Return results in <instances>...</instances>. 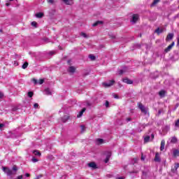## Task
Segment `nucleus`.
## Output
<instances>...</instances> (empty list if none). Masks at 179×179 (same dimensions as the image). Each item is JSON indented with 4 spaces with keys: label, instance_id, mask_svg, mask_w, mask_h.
Here are the masks:
<instances>
[{
    "label": "nucleus",
    "instance_id": "obj_1",
    "mask_svg": "<svg viewBox=\"0 0 179 179\" xmlns=\"http://www.w3.org/2000/svg\"><path fill=\"white\" fill-rule=\"evenodd\" d=\"M3 171L7 174V176H15L16 173H17V166L14 165L12 168V170L9 169L8 167L3 166L2 167Z\"/></svg>",
    "mask_w": 179,
    "mask_h": 179
},
{
    "label": "nucleus",
    "instance_id": "obj_2",
    "mask_svg": "<svg viewBox=\"0 0 179 179\" xmlns=\"http://www.w3.org/2000/svg\"><path fill=\"white\" fill-rule=\"evenodd\" d=\"M143 138L145 143H148V142H150L155 139V134L149 131L144 135Z\"/></svg>",
    "mask_w": 179,
    "mask_h": 179
},
{
    "label": "nucleus",
    "instance_id": "obj_3",
    "mask_svg": "<svg viewBox=\"0 0 179 179\" xmlns=\"http://www.w3.org/2000/svg\"><path fill=\"white\" fill-rule=\"evenodd\" d=\"M138 108L144 115H149V108H146L142 103H138Z\"/></svg>",
    "mask_w": 179,
    "mask_h": 179
},
{
    "label": "nucleus",
    "instance_id": "obj_4",
    "mask_svg": "<svg viewBox=\"0 0 179 179\" xmlns=\"http://www.w3.org/2000/svg\"><path fill=\"white\" fill-rule=\"evenodd\" d=\"M114 83H115V81L114 80H110L108 83H103V85L105 87H110Z\"/></svg>",
    "mask_w": 179,
    "mask_h": 179
},
{
    "label": "nucleus",
    "instance_id": "obj_5",
    "mask_svg": "<svg viewBox=\"0 0 179 179\" xmlns=\"http://www.w3.org/2000/svg\"><path fill=\"white\" fill-rule=\"evenodd\" d=\"M122 82H124V83H127V85H132V83H134V81L128 78H123Z\"/></svg>",
    "mask_w": 179,
    "mask_h": 179
},
{
    "label": "nucleus",
    "instance_id": "obj_6",
    "mask_svg": "<svg viewBox=\"0 0 179 179\" xmlns=\"http://www.w3.org/2000/svg\"><path fill=\"white\" fill-rule=\"evenodd\" d=\"M111 157V152L108 151L106 152V158L104 160L105 163H108V162L110 161V158Z\"/></svg>",
    "mask_w": 179,
    "mask_h": 179
},
{
    "label": "nucleus",
    "instance_id": "obj_7",
    "mask_svg": "<svg viewBox=\"0 0 179 179\" xmlns=\"http://www.w3.org/2000/svg\"><path fill=\"white\" fill-rule=\"evenodd\" d=\"M155 162H157L158 163H160L162 162V159H160V154L159 152H157L155 154V157L154 159Z\"/></svg>",
    "mask_w": 179,
    "mask_h": 179
},
{
    "label": "nucleus",
    "instance_id": "obj_8",
    "mask_svg": "<svg viewBox=\"0 0 179 179\" xmlns=\"http://www.w3.org/2000/svg\"><path fill=\"white\" fill-rule=\"evenodd\" d=\"M174 47V42H173L171 45H169L165 50L164 52H169L171 50V48Z\"/></svg>",
    "mask_w": 179,
    "mask_h": 179
},
{
    "label": "nucleus",
    "instance_id": "obj_9",
    "mask_svg": "<svg viewBox=\"0 0 179 179\" xmlns=\"http://www.w3.org/2000/svg\"><path fill=\"white\" fill-rule=\"evenodd\" d=\"M179 168V164H175L171 169L172 173H177V170Z\"/></svg>",
    "mask_w": 179,
    "mask_h": 179
},
{
    "label": "nucleus",
    "instance_id": "obj_10",
    "mask_svg": "<svg viewBox=\"0 0 179 179\" xmlns=\"http://www.w3.org/2000/svg\"><path fill=\"white\" fill-rule=\"evenodd\" d=\"M165 145H166V141H164V140H162V141H161V146H160V150H161V151L164 150V146H165Z\"/></svg>",
    "mask_w": 179,
    "mask_h": 179
},
{
    "label": "nucleus",
    "instance_id": "obj_11",
    "mask_svg": "<svg viewBox=\"0 0 179 179\" xmlns=\"http://www.w3.org/2000/svg\"><path fill=\"white\" fill-rule=\"evenodd\" d=\"M68 71L70 72V73H74L75 71H76V69L73 67V66H71L69 68Z\"/></svg>",
    "mask_w": 179,
    "mask_h": 179
},
{
    "label": "nucleus",
    "instance_id": "obj_12",
    "mask_svg": "<svg viewBox=\"0 0 179 179\" xmlns=\"http://www.w3.org/2000/svg\"><path fill=\"white\" fill-rule=\"evenodd\" d=\"M85 111H86V108H83L82 110L80 111L79 114L77 115V117L80 118V117L83 115V113H85Z\"/></svg>",
    "mask_w": 179,
    "mask_h": 179
},
{
    "label": "nucleus",
    "instance_id": "obj_13",
    "mask_svg": "<svg viewBox=\"0 0 179 179\" xmlns=\"http://www.w3.org/2000/svg\"><path fill=\"white\" fill-rule=\"evenodd\" d=\"M44 93H45V94H46L47 96H51V90H50L49 88L45 89Z\"/></svg>",
    "mask_w": 179,
    "mask_h": 179
},
{
    "label": "nucleus",
    "instance_id": "obj_14",
    "mask_svg": "<svg viewBox=\"0 0 179 179\" xmlns=\"http://www.w3.org/2000/svg\"><path fill=\"white\" fill-rule=\"evenodd\" d=\"M89 167H91L92 169H97V165H96V163L91 162L88 164Z\"/></svg>",
    "mask_w": 179,
    "mask_h": 179
},
{
    "label": "nucleus",
    "instance_id": "obj_15",
    "mask_svg": "<svg viewBox=\"0 0 179 179\" xmlns=\"http://www.w3.org/2000/svg\"><path fill=\"white\" fill-rule=\"evenodd\" d=\"M159 95L160 97L163 98L166 96V91L165 90H161L159 92Z\"/></svg>",
    "mask_w": 179,
    "mask_h": 179
},
{
    "label": "nucleus",
    "instance_id": "obj_16",
    "mask_svg": "<svg viewBox=\"0 0 179 179\" xmlns=\"http://www.w3.org/2000/svg\"><path fill=\"white\" fill-rule=\"evenodd\" d=\"M44 16V13H38L36 14V17H38V19H41Z\"/></svg>",
    "mask_w": 179,
    "mask_h": 179
},
{
    "label": "nucleus",
    "instance_id": "obj_17",
    "mask_svg": "<svg viewBox=\"0 0 179 179\" xmlns=\"http://www.w3.org/2000/svg\"><path fill=\"white\" fill-rule=\"evenodd\" d=\"M99 24H103V22L102 21H96V22H94L92 26L93 27H96V26H99Z\"/></svg>",
    "mask_w": 179,
    "mask_h": 179
},
{
    "label": "nucleus",
    "instance_id": "obj_18",
    "mask_svg": "<svg viewBox=\"0 0 179 179\" xmlns=\"http://www.w3.org/2000/svg\"><path fill=\"white\" fill-rule=\"evenodd\" d=\"M179 156V150H173V157H178Z\"/></svg>",
    "mask_w": 179,
    "mask_h": 179
},
{
    "label": "nucleus",
    "instance_id": "obj_19",
    "mask_svg": "<svg viewBox=\"0 0 179 179\" xmlns=\"http://www.w3.org/2000/svg\"><path fill=\"white\" fill-rule=\"evenodd\" d=\"M33 153L35 155V156H41V152L37 150H34Z\"/></svg>",
    "mask_w": 179,
    "mask_h": 179
},
{
    "label": "nucleus",
    "instance_id": "obj_20",
    "mask_svg": "<svg viewBox=\"0 0 179 179\" xmlns=\"http://www.w3.org/2000/svg\"><path fill=\"white\" fill-rule=\"evenodd\" d=\"M173 37H174L173 34H169L166 37V40H173Z\"/></svg>",
    "mask_w": 179,
    "mask_h": 179
},
{
    "label": "nucleus",
    "instance_id": "obj_21",
    "mask_svg": "<svg viewBox=\"0 0 179 179\" xmlns=\"http://www.w3.org/2000/svg\"><path fill=\"white\" fill-rule=\"evenodd\" d=\"M68 120H69V117L67 115H65L62 118V120L63 122H66V121H68Z\"/></svg>",
    "mask_w": 179,
    "mask_h": 179
},
{
    "label": "nucleus",
    "instance_id": "obj_22",
    "mask_svg": "<svg viewBox=\"0 0 179 179\" xmlns=\"http://www.w3.org/2000/svg\"><path fill=\"white\" fill-rule=\"evenodd\" d=\"M96 142L98 145H101L102 143H104V140H103L102 138H98L96 140Z\"/></svg>",
    "mask_w": 179,
    "mask_h": 179
},
{
    "label": "nucleus",
    "instance_id": "obj_23",
    "mask_svg": "<svg viewBox=\"0 0 179 179\" xmlns=\"http://www.w3.org/2000/svg\"><path fill=\"white\" fill-rule=\"evenodd\" d=\"M66 5H72V1L70 0H62Z\"/></svg>",
    "mask_w": 179,
    "mask_h": 179
},
{
    "label": "nucleus",
    "instance_id": "obj_24",
    "mask_svg": "<svg viewBox=\"0 0 179 179\" xmlns=\"http://www.w3.org/2000/svg\"><path fill=\"white\" fill-rule=\"evenodd\" d=\"M29 66V63L27 62H24L22 66V69H26Z\"/></svg>",
    "mask_w": 179,
    "mask_h": 179
},
{
    "label": "nucleus",
    "instance_id": "obj_25",
    "mask_svg": "<svg viewBox=\"0 0 179 179\" xmlns=\"http://www.w3.org/2000/svg\"><path fill=\"white\" fill-rule=\"evenodd\" d=\"M177 142V138L172 137L171 139V143H176Z\"/></svg>",
    "mask_w": 179,
    "mask_h": 179
},
{
    "label": "nucleus",
    "instance_id": "obj_26",
    "mask_svg": "<svg viewBox=\"0 0 179 179\" xmlns=\"http://www.w3.org/2000/svg\"><path fill=\"white\" fill-rule=\"evenodd\" d=\"M155 33H157V34H160V33H163V29H160V28H157L155 30Z\"/></svg>",
    "mask_w": 179,
    "mask_h": 179
},
{
    "label": "nucleus",
    "instance_id": "obj_27",
    "mask_svg": "<svg viewBox=\"0 0 179 179\" xmlns=\"http://www.w3.org/2000/svg\"><path fill=\"white\" fill-rule=\"evenodd\" d=\"M80 128H81V134H83V132L86 131V127H85V125H81Z\"/></svg>",
    "mask_w": 179,
    "mask_h": 179
},
{
    "label": "nucleus",
    "instance_id": "obj_28",
    "mask_svg": "<svg viewBox=\"0 0 179 179\" xmlns=\"http://www.w3.org/2000/svg\"><path fill=\"white\" fill-rule=\"evenodd\" d=\"M89 58L91 59V61H94V59H96V56H94L93 55H90Z\"/></svg>",
    "mask_w": 179,
    "mask_h": 179
},
{
    "label": "nucleus",
    "instance_id": "obj_29",
    "mask_svg": "<svg viewBox=\"0 0 179 179\" xmlns=\"http://www.w3.org/2000/svg\"><path fill=\"white\" fill-rule=\"evenodd\" d=\"M159 2H160V0H154L152 3V6H155V5H157V3H159Z\"/></svg>",
    "mask_w": 179,
    "mask_h": 179
},
{
    "label": "nucleus",
    "instance_id": "obj_30",
    "mask_svg": "<svg viewBox=\"0 0 179 179\" xmlns=\"http://www.w3.org/2000/svg\"><path fill=\"white\" fill-rule=\"evenodd\" d=\"M80 36H82L83 37H84V38H87V37H89V36H87V34H86L84 33V32H81Z\"/></svg>",
    "mask_w": 179,
    "mask_h": 179
},
{
    "label": "nucleus",
    "instance_id": "obj_31",
    "mask_svg": "<svg viewBox=\"0 0 179 179\" xmlns=\"http://www.w3.org/2000/svg\"><path fill=\"white\" fill-rule=\"evenodd\" d=\"M31 162H33V163H37V162H38V159L34 157H32Z\"/></svg>",
    "mask_w": 179,
    "mask_h": 179
},
{
    "label": "nucleus",
    "instance_id": "obj_32",
    "mask_svg": "<svg viewBox=\"0 0 179 179\" xmlns=\"http://www.w3.org/2000/svg\"><path fill=\"white\" fill-rule=\"evenodd\" d=\"M34 94L33 93V92H28V97H33V95Z\"/></svg>",
    "mask_w": 179,
    "mask_h": 179
},
{
    "label": "nucleus",
    "instance_id": "obj_33",
    "mask_svg": "<svg viewBox=\"0 0 179 179\" xmlns=\"http://www.w3.org/2000/svg\"><path fill=\"white\" fill-rule=\"evenodd\" d=\"M31 26H34V27H37V22H32L31 23Z\"/></svg>",
    "mask_w": 179,
    "mask_h": 179
},
{
    "label": "nucleus",
    "instance_id": "obj_34",
    "mask_svg": "<svg viewBox=\"0 0 179 179\" xmlns=\"http://www.w3.org/2000/svg\"><path fill=\"white\" fill-rule=\"evenodd\" d=\"M105 106L107 108L110 107V102H108V101H106V103H105Z\"/></svg>",
    "mask_w": 179,
    "mask_h": 179
},
{
    "label": "nucleus",
    "instance_id": "obj_35",
    "mask_svg": "<svg viewBox=\"0 0 179 179\" xmlns=\"http://www.w3.org/2000/svg\"><path fill=\"white\" fill-rule=\"evenodd\" d=\"M139 20V15L138 14L135 15V22H137V20Z\"/></svg>",
    "mask_w": 179,
    "mask_h": 179
},
{
    "label": "nucleus",
    "instance_id": "obj_36",
    "mask_svg": "<svg viewBox=\"0 0 179 179\" xmlns=\"http://www.w3.org/2000/svg\"><path fill=\"white\" fill-rule=\"evenodd\" d=\"M131 22L135 23V14H134L133 16H132Z\"/></svg>",
    "mask_w": 179,
    "mask_h": 179
},
{
    "label": "nucleus",
    "instance_id": "obj_37",
    "mask_svg": "<svg viewBox=\"0 0 179 179\" xmlns=\"http://www.w3.org/2000/svg\"><path fill=\"white\" fill-rule=\"evenodd\" d=\"M38 83H39V85H43L44 83V80L43 79L39 80Z\"/></svg>",
    "mask_w": 179,
    "mask_h": 179
},
{
    "label": "nucleus",
    "instance_id": "obj_38",
    "mask_svg": "<svg viewBox=\"0 0 179 179\" xmlns=\"http://www.w3.org/2000/svg\"><path fill=\"white\" fill-rule=\"evenodd\" d=\"M39 106L38 103H36L34 104V108H38Z\"/></svg>",
    "mask_w": 179,
    "mask_h": 179
},
{
    "label": "nucleus",
    "instance_id": "obj_39",
    "mask_svg": "<svg viewBox=\"0 0 179 179\" xmlns=\"http://www.w3.org/2000/svg\"><path fill=\"white\" fill-rule=\"evenodd\" d=\"M175 127H179V119L175 122Z\"/></svg>",
    "mask_w": 179,
    "mask_h": 179
},
{
    "label": "nucleus",
    "instance_id": "obj_40",
    "mask_svg": "<svg viewBox=\"0 0 179 179\" xmlns=\"http://www.w3.org/2000/svg\"><path fill=\"white\" fill-rule=\"evenodd\" d=\"M124 72H125V71H124V70H120L119 75H122Z\"/></svg>",
    "mask_w": 179,
    "mask_h": 179
},
{
    "label": "nucleus",
    "instance_id": "obj_41",
    "mask_svg": "<svg viewBox=\"0 0 179 179\" xmlns=\"http://www.w3.org/2000/svg\"><path fill=\"white\" fill-rule=\"evenodd\" d=\"M48 1V3H54V0H47Z\"/></svg>",
    "mask_w": 179,
    "mask_h": 179
},
{
    "label": "nucleus",
    "instance_id": "obj_42",
    "mask_svg": "<svg viewBox=\"0 0 179 179\" xmlns=\"http://www.w3.org/2000/svg\"><path fill=\"white\" fill-rule=\"evenodd\" d=\"M132 119L131 118V117H127V119H126V121H127V122H129V121H131Z\"/></svg>",
    "mask_w": 179,
    "mask_h": 179
},
{
    "label": "nucleus",
    "instance_id": "obj_43",
    "mask_svg": "<svg viewBox=\"0 0 179 179\" xmlns=\"http://www.w3.org/2000/svg\"><path fill=\"white\" fill-rule=\"evenodd\" d=\"M32 80L35 85H37V80L36 78H34Z\"/></svg>",
    "mask_w": 179,
    "mask_h": 179
},
{
    "label": "nucleus",
    "instance_id": "obj_44",
    "mask_svg": "<svg viewBox=\"0 0 179 179\" xmlns=\"http://www.w3.org/2000/svg\"><path fill=\"white\" fill-rule=\"evenodd\" d=\"M113 97L114 99H119V96L117 94H113Z\"/></svg>",
    "mask_w": 179,
    "mask_h": 179
},
{
    "label": "nucleus",
    "instance_id": "obj_45",
    "mask_svg": "<svg viewBox=\"0 0 179 179\" xmlns=\"http://www.w3.org/2000/svg\"><path fill=\"white\" fill-rule=\"evenodd\" d=\"M22 178H23V176L20 175L16 179H22Z\"/></svg>",
    "mask_w": 179,
    "mask_h": 179
},
{
    "label": "nucleus",
    "instance_id": "obj_46",
    "mask_svg": "<svg viewBox=\"0 0 179 179\" xmlns=\"http://www.w3.org/2000/svg\"><path fill=\"white\" fill-rule=\"evenodd\" d=\"M3 97V94L2 92H0V99H2Z\"/></svg>",
    "mask_w": 179,
    "mask_h": 179
},
{
    "label": "nucleus",
    "instance_id": "obj_47",
    "mask_svg": "<svg viewBox=\"0 0 179 179\" xmlns=\"http://www.w3.org/2000/svg\"><path fill=\"white\" fill-rule=\"evenodd\" d=\"M87 106H92V103H90V102H87Z\"/></svg>",
    "mask_w": 179,
    "mask_h": 179
},
{
    "label": "nucleus",
    "instance_id": "obj_48",
    "mask_svg": "<svg viewBox=\"0 0 179 179\" xmlns=\"http://www.w3.org/2000/svg\"><path fill=\"white\" fill-rule=\"evenodd\" d=\"M3 127H4L3 124H0V129H1V128H3Z\"/></svg>",
    "mask_w": 179,
    "mask_h": 179
},
{
    "label": "nucleus",
    "instance_id": "obj_49",
    "mask_svg": "<svg viewBox=\"0 0 179 179\" xmlns=\"http://www.w3.org/2000/svg\"><path fill=\"white\" fill-rule=\"evenodd\" d=\"M16 110H17V108H13V111H16Z\"/></svg>",
    "mask_w": 179,
    "mask_h": 179
},
{
    "label": "nucleus",
    "instance_id": "obj_50",
    "mask_svg": "<svg viewBox=\"0 0 179 179\" xmlns=\"http://www.w3.org/2000/svg\"><path fill=\"white\" fill-rule=\"evenodd\" d=\"M25 176H26L27 177H30V174H29V173H26Z\"/></svg>",
    "mask_w": 179,
    "mask_h": 179
},
{
    "label": "nucleus",
    "instance_id": "obj_51",
    "mask_svg": "<svg viewBox=\"0 0 179 179\" xmlns=\"http://www.w3.org/2000/svg\"><path fill=\"white\" fill-rule=\"evenodd\" d=\"M9 5H10V4H9L8 3H6V6H9Z\"/></svg>",
    "mask_w": 179,
    "mask_h": 179
},
{
    "label": "nucleus",
    "instance_id": "obj_52",
    "mask_svg": "<svg viewBox=\"0 0 179 179\" xmlns=\"http://www.w3.org/2000/svg\"><path fill=\"white\" fill-rule=\"evenodd\" d=\"M117 179H124L123 177H119Z\"/></svg>",
    "mask_w": 179,
    "mask_h": 179
},
{
    "label": "nucleus",
    "instance_id": "obj_53",
    "mask_svg": "<svg viewBox=\"0 0 179 179\" xmlns=\"http://www.w3.org/2000/svg\"><path fill=\"white\" fill-rule=\"evenodd\" d=\"M50 55H52V54H54V52H50Z\"/></svg>",
    "mask_w": 179,
    "mask_h": 179
},
{
    "label": "nucleus",
    "instance_id": "obj_54",
    "mask_svg": "<svg viewBox=\"0 0 179 179\" xmlns=\"http://www.w3.org/2000/svg\"><path fill=\"white\" fill-rule=\"evenodd\" d=\"M120 87H122V85L121 84H119Z\"/></svg>",
    "mask_w": 179,
    "mask_h": 179
},
{
    "label": "nucleus",
    "instance_id": "obj_55",
    "mask_svg": "<svg viewBox=\"0 0 179 179\" xmlns=\"http://www.w3.org/2000/svg\"><path fill=\"white\" fill-rule=\"evenodd\" d=\"M141 160H145V158L143 157H142Z\"/></svg>",
    "mask_w": 179,
    "mask_h": 179
},
{
    "label": "nucleus",
    "instance_id": "obj_56",
    "mask_svg": "<svg viewBox=\"0 0 179 179\" xmlns=\"http://www.w3.org/2000/svg\"><path fill=\"white\" fill-rule=\"evenodd\" d=\"M112 38H115V36H112Z\"/></svg>",
    "mask_w": 179,
    "mask_h": 179
},
{
    "label": "nucleus",
    "instance_id": "obj_57",
    "mask_svg": "<svg viewBox=\"0 0 179 179\" xmlns=\"http://www.w3.org/2000/svg\"><path fill=\"white\" fill-rule=\"evenodd\" d=\"M48 41V38H45V41Z\"/></svg>",
    "mask_w": 179,
    "mask_h": 179
},
{
    "label": "nucleus",
    "instance_id": "obj_58",
    "mask_svg": "<svg viewBox=\"0 0 179 179\" xmlns=\"http://www.w3.org/2000/svg\"><path fill=\"white\" fill-rule=\"evenodd\" d=\"M37 177H38V179H39L40 178H41V176H38Z\"/></svg>",
    "mask_w": 179,
    "mask_h": 179
},
{
    "label": "nucleus",
    "instance_id": "obj_59",
    "mask_svg": "<svg viewBox=\"0 0 179 179\" xmlns=\"http://www.w3.org/2000/svg\"><path fill=\"white\" fill-rule=\"evenodd\" d=\"M138 132H142V130H138Z\"/></svg>",
    "mask_w": 179,
    "mask_h": 179
},
{
    "label": "nucleus",
    "instance_id": "obj_60",
    "mask_svg": "<svg viewBox=\"0 0 179 179\" xmlns=\"http://www.w3.org/2000/svg\"><path fill=\"white\" fill-rule=\"evenodd\" d=\"M160 113H161V111H160V110H159V114H160Z\"/></svg>",
    "mask_w": 179,
    "mask_h": 179
},
{
    "label": "nucleus",
    "instance_id": "obj_61",
    "mask_svg": "<svg viewBox=\"0 0 179 179\" xmlns=\"http://www.w3.org/2000/svg\"><path fill=\"white\" fill-rule=\"evenodd\" d=\"M0 31H2V29H1Z\"/></svg>",
    "mask_w": 179,
    "mask_h": 179
},
{
    "label": "nucleus",
    "instance_id": "obj_62",
    "mask_svg": "<svg viewBox=\"0 0 179 179\" xmlns=\"http://www.w3.org/2000/svg\"><path fill=\"white\" fill-rule=\"evenodd\" d=\"M10 1H13V0H10Z\"/></svg>",
    "mask_w": 179,
    "mask_h": 179
}]
</instances>
